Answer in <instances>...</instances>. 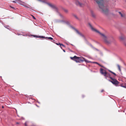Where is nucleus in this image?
Listing matches in <instances>:
<instances>
[{
	"label": "nucleus",
	"mask_w": 126,
	"mask_h": 126,
	"mask_svg": "<svg viewBox=\"0 0 126 126\" xmlns=\"http://www.w3.org/2000/svg\"><path fill=\"white\" fill-rule=\"evenodd\" d=\"M2 108H4V107L3 106H2Z\"/></svg>",
	"instance_id": "25"
},
{
	"label": "nucleus",
	"mask_w": 126,
	"mask_h": 126,
	"mask_svg": "<svg viewBox=\"0 0 126 126\" xmlns=\"http://www.w3.org/2000/svg\"><path fill=\"white\" fill-rule=\"evenodd\" d=\"M100 72L101 74L103 75L106 78H107V72L105 70L102 69H101Z\"/></svg>",
	"instance_id": "5"
},
{
	"label": "nucleus",
	"mask_w": 126,
	"mask_h": 126,
	"mask_svg": "<svg viewBox=\"0 0 126 126\" xmlns=\"http://www.w3.org/2000/svg\"><path fill=\"white\" fill-rule=\"evenodd\" d=\"M103 91H104V90H102L101 91V92H103Z\"/></svg>",
	"instance_id": "23"
},
{
	"label": "nucleus",
	"mask_w": 126,
	"mask_h": 126,
	"mask_svg": "<svg viewBox=\"0 0 126 126\" xmlns=\"http://www.w3.org/2000/svg\"><path fill=\"white\" fill-rule=\"evenodd\" d=\"M12 2L14 3H18L19 4L26 7H28L26 4L20 0H15L12 1Z\"/></svg>",
	"instance_id": "3"
},
{
	"label": "nucleus",
	"mask_w": 126,
	"mask_h": 126,
	"mask_svg": "<svg viewBox=\"0 0 126 126\" xmlns=\"http://www.w3.org/2000/svg\"><path fill=\"white\" fill-rule=\"evenodd\" d=\"M31 16H32V17L34 19H36V18H35V17H34L33 16V15H31Z\"/></svg>",
	"instance_id": "15"
},
{
	"label": "nucleus",
	"mask_w": 126,
	"mask_h": 126,
	"mask_svg": "<svg viewBox=\"0 0 126 126\" xmlns=\"http://www.w3.org/2000/svg\"><path fill=\"white\" fill-rule=\"evenodd\" d=\"M110 78L112 80L110 81H110L116 86H117L119 83V82L115 79H113L111 77H110Z\"/></svg>",
	"instance_id": "4"
},
{
	"label": "nucleus",
	"mask_w": 126,
	"mask_h": 126,
	"mask_svg": "<svg viewBox=\"0 0 126 126\" xmlns=\"http://www.w3.org/2000/svg\"><path fill=\"white\" fill-rule=\"evenodd\" d=\"M109 71L111 73H112V74H113L114 75H115V76H116V74L114 72L111 71L109 70Z\"/></svg>",
	"instance_id": "10"
},
{
	"label": "nucleus",
	"mask_w": 126,
	"mask_h": 126,
	"mask_svg": "<svg viewBox=\"0 0 126 126\" xmlns=\"http://www.w3.org/2000/svg\"><path fill=\"white\" fill-rule=\"evenodd\" d=\"M92 16L94 17L95 16L93 14H92Z\"/></svg>",
	"instance_id": "21"
},
{
	"label": "nucleus",
	"mask_w": 126,
	"mask_h": 126,
	"mask_svg": "<svg viewBox=\"0 0 126 126\" xmlns=\"http://www.w3.org/2000/svg\"><path fill=\"white\" fill-rule=\"evenodd\" d=\"M121 87L124 88H126V86H123L122 85V84H121Z\"/></svg>",
	"instance_id": "13"
},
{
	"label": "nucleus",
	"mask_w": 126,
	"mask_h": 126,
	"mask_svg": "<svg viewBox=\"0 0 126 126\" xmlns=\"http://www.w3.org/2000/svg\"><path fill=\"white\" fill-rule=\"evenodd\" d=\"M70 58L72 60L75 61L77 63L79 62L80 61H84L85 62L87 63L91 62L87 61L84 58H82L83 60H82L81 59L80 57H78L76 56H75L73 57H70Z\"/></svg>",
	"instance_id": "2"
},
{
	"label": "nucleus",
	"mask_w": 126,
	"mask_h": 126,
	"mask_svg": "<svg viewBox=\"0 0 126 126\" xmlns=\"http://www.w3.org/2000/svg\"><path fill=\"white\" fill-rule=\"evenodd\" d=\"M10 7H11V8H14L13 7H11V6H10Z\"/></svg>",
	"instance_id": "24"
},
{
	"label": "nucleus",
	"mask_w": 126,
	"mask_h": 126,
	"mask_svg": "<svg viewBox=\"0 0 126 126\" xmlns=\"http://www.w3.org/2000/svg\"><path fill=\"white\" fill-rule=\"evenodd\" d=\"M93 63L97 64H98L99 65H100V64H99L97 62H94Z\"/></svg>",
	"instance_id": "18"
},
{
	"label": "nucleus",
	"mask_w": 126,
	"mask_h": 126,
	"mask_svg": "<svg viewBox=\"0 0 126 126\" xmlns=\"http://www.w3.org/2000/svg\"><path fill=\"white\" fill-rule=\"evenodd\" d=\"M17 123V124H18V123Z\"/></svg>",
	"instance_id": "26"
},
{
	"label": "nucleus",
	"mask_w": 126,
	"mask_h": 126,
	"mask_svg": "<svg viewBox=\"0 0 126 126\" xmlns=\"http://www.w3.org/2000/svg\"><path fill=\"white\" fill-rule=\"evenodd\" d=\"M63 51L64 52H65V50H63Z\"/></svg>",
	"instance_id": "22"
},
{
	"label": "nucleus",
	"mask_w": 126,
	"mask_h": 126,
	"mask_svg": "<svg viewBox=\"0 0 126 126\" xmlns=\"http://www.w3.org/2000/svg\"><path fill=\"white\" fill-rule=\"evenodd\" d=\"M48 5H49V6H50V7H52V5L51 4H48Z\"/></svg>",
	"instance_id": "16"
},
{
	"label": "nucleus",
	"mask_w": 126,
	"mask_h": 126,
	"mask_svg": "<svg viewBox=\"0 0 126 126\" xmlns=\"http://www.w3.org/2000/svg\"><path fill=\"white\" fill-rule=\"evenodd\" d=\"M90 26L92 30L93 31L99 34L102 36V37L104 41L106 44H108L109 43H110L107 40V37L104 34L101 33L99 31L96 29L93 28L92 26Z\"/></svg>",
	"instance_id": "1"
},
{
	"label": "nucleus",
	"mask_w": 126,
	"mask_h": 126,
	"mask_svg": "<svg viewBox=\"0 0 126 126\" xmlns=\"http://www.w3.org/2000/svg\"><path fill=\"white\" fill-rule=\"evenodd\" d=\"M46 38L47 39H50V40H52L53 39V38H52L51 37H46Z\"/></svg>",
	"instance_id": "9"
},
{
	"label": "nucleus",
	"mask_w": 126,
	"mask_h": 126,
	"mask_svg": "<svg viewBox=\"0 0 126 126\" xmlns=\"http://www.w3.org/2000/svg\"><path fill=\"white\" fill-rule=\"evenodd\" d=\"M117 67H118V68L119 70V71L120 72H121V69L120 68V66L118 64H117Z\"/></svg>",
	"instance_id": "7"
},
{
	"label": "nucleus",
	"mask_w": 126,
	"mask_h": 126,
	"mask_svg": "<svg viewBox=\"0 0 126 126\" xmlns=\"http://www.w3.org/2000/svg\"><path fill=\"white\" fill-rule=\"evenodd\" d=\"M76 4L77 5H79L80 6H81V3H80L79 1H77L76 2Z\"/></svg>",
	"instance_id": "6"
},
{
	"label": "nucleus",
	"mask_w": 126,
	"mask_h": 126,
	"mask_svg": "<svg viewBox=\"0 0 126 126\" xmlns=\"http://www.w3.org/2000/svg\"><path fill=\"white\" fill-rule=\"evenodd\" d=\"M118 13L121 15V16L122 17H123L124 16V15L121 13V12H119Z\"/></svg>",
	"instance_id": "11"
},
{
	"label": "nucleus",
	"mask_w": 126,
	"mask_h": 126,
	"mask_svg": "<svg viewBox=\"0 0 126 126\" xmlns=\"http://www.w3.org/2000/svg\"><path fill=\"white\" fill-rule=\"evenodd\" d=\"M59 45H60V46H64L62 44H59Z\"/></svg>",
	"instance_id": "20"
},
{
	"label": "nucleus",
	"mask_w": 126,
	"mask_h": 126,
	"mask_svg": "<svg viewBox=\"0 0 126 126\" xmlns=\"http://www.w3.org/2000/svg\"><path fill=\"white\" fill-rule=\"evenodd\" d=\"M107 77H110V74L109 73H108L107 72Z\"/></svg>",
	"instance_id": "12"
},
{
	"label": "nucleus",
	"mask_w": 126,
	"mask_h": 126,
	"mask_svg": "<svg viewBox=\"0 0 126 126\" xmlns=\"http://www.w3.org/2000/svg\"><path fill=\"white\" fill-rule=\"evenodd\" d=\"M76 32H77L78 33V34H80V33H79V32L78 31V30H76Z\"/></svg>",
	"instance_id": "17"
},
{
	"label": "nucleus",
	"mask_w": 126,
	"mask_h": 126,
	"mask_svg": "<svg viewBox=\"0 0 126 126\" xmlns=\"http://www.w3.org/2000/svg\"><path fill=\"white\" fill-rule=\"evenodd\" d=\"M27 122H26L25 123V125L26 126H27Z\"/></svg>",
	"instance_id": "19"
},
{
	"label": "nucleus",
	"mask_w": 126,
	"mask_h": 126,
	"mask_svg": "<svg viewBox=\"0 0 126 126\" xmlns=\"http://www.w3.org/2000/svg\"><path fill=\"white\" fill-rule=\"evenodd\" d=\"M34 37H39V38H46V37H44L43 36H39V37H37L36 36H35V35H34Z\"/></svg>",
	"instance_id": "8"
},
{
	"label": "nucleus",
	"mask_w": 126,
	"mask_h": 126,
	"mask_svg": "<svg viewBox=\"0 0 126 126\" xmlns=\"http://www.w3.org/2000/svg\"><path fill=\"white\" fill-rule=\"evenodd\" d=\"M120 39L121 40H123V38L122 37H120Z\"/></svg>",
	"instance_id": "14"
}]
</instances>
